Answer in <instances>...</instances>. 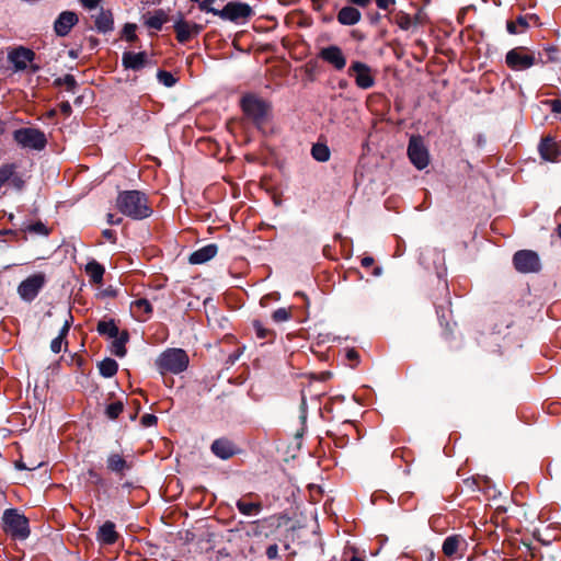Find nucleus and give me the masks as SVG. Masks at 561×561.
Returning <instances> with one entry per match:
<instances>
[{"mask_svg": "<svg viewBox=\"0 0 561 561\" xmlns=\"http://www.w3.org/2000/svg\"><path fill=\"white\" fill-rule=\"evenodd\" d=\"M107 469L112 472L123 476L130 468L124 457L119 454H110L106 459Z\"/></svg>", "mask_w": 561, "mask_h": 561, "instance_id": "obj_26", "label": "nucleus"}, {"mask_svg": "<svg viewBox=\"0 0 561 561\" xmlns=\"http://www.w3.org/2000/svg\"><path fill=\"white\" fill-rule=\"evenodd\" d=\"M112 339H113L112 346H111L112 354H114L117 357H124L126 354L125 344L128 341L127 332H123V333L116 335V337H112Z\"/></svg>", "mask_w": 561, "mask_h": 561, "instance_id": "obj_30", "label": "nucleus"}, {"mask_svg": "<svg viewBox=\"0 0 561 561\" xmlns=\"http://www.w3.org/2000/svg\"><path fill=\"white\" fill-rule=\"evenodd\" d=\"M149 64L148 56L145 51L134 53L124 51L122 56V65L126 70L139 71Z\"/></svg>", "mask_w": 561, "mask_h": 561, "instance_id": "obj_16", "label": "nucleus"}, {"mask_svg": "<svg viewBox=\"0 0 561 561\" xmlns=\"http://www.w3.org/2000/svg\"><path fill=\"white\" fill-rule=\"evenodd\" d=\"M85 273L90 282L96 285L102 284L105 268L96 261H91L85 265Z\"/></svg>", "mask_w": 561, "mask_h": 561, "instance_id": "obj_28", "label": "nucleus"}, {"mask_svg": "<svg viewBox=\"0 0 561 561\" xmlns=\"http://www.w3.org/2000/svg\"><path fill=\"white\" fill-rule=\"evenodd\" d=\"M557 232H558L559 237L561 238V224L558 226Z\"/></svg>", "mask_w": 561, "mask_h": 561, "instance_id": "obj_63", "label": "nucleus"}, {"mask_svg": "<svg viewBox=\"0 0 561 561\" xmlns=\"http://www.w3.org/2000/svg\"><path fill=\"white\" fill-rule=\"evenodd\" d=\"M354 4L359 7H366L370 0H351Z\"/></svg>", "mask_w": 561, "mask_h": 561, "instance_id": "obj_57", "label": "nucleus"}, {"mask_svg": "<svg viewBox=\"0 0 561 561\" xmlns=\"http://www.w3.org/2000/svg\"><path fill=\"white\" fill-rule=\"evenodd\" d=\"M78 23V15L72 11L61 12L54 23V31L58 36H66Z\"/></svg>", "mask_w": 561, "mask_h": 561, "instance_id": "obj_15", "label": "nucleus"}, {"mask_svg": "<svg viewBox=\"0 0 561 561\" xmlns=\"http://www.w3.org/2000/svg\"><path fill=\"white\" fill-rule=\"evenodd\" d=\"M158 81L164 87H173L176 82V79L171 72L159 70L157 73Z\"/></svg>", "mask_w": 561, "mask_h": 561, "instance_id": "obj_37", "label": "nucleus"}, {"mask_svg": "<svg viewBox=\"0 0 561 561\" xmlns=\"http://www.w3.org/2000/svg\"><path fill=\"white\" fill-rule=\"evenodd\" d=\"M376 3L379 9L387 10L394 4V0H376Z\"/></svg>", "mask_w": 561, "mask_h": 561, "instance_id": "obj_47", "label": "nucleus"}, {"mask_svg": "<svg viewBox=\"0 0 561 561\" xmlns=\"http://www.w3.org/2000/svg\"><path fill=\"white\" fill-rule=\"evenodd\" d=\"M381 272H382V271H381V267H376V268H375L374 274H375L376 276H379V275H381Z\"/></svg>", "mask_w": 561, "mask_h": 561, "instance_id": "obj_60", "label": "nucleus"}, {"mask_svg": "<svg viewBox=\"0 0 561 561\" xmlns=\"http://www.w3.org/2000/svg\"><path fill=\"white\" fill-rule=\"evenodd\" d=\"M253 328H254V330L256 332V336L259 339H265L268 336V334H271V332L268 330H266L265 328H263L259 321L253 322Z\"/></svg>", "mask_w": 561, "mask_h": 561, "instance_id": "obj_40", "label": "nucleus"}, {"mask_svg": "<svg viewBox=\"0 0 561 561\" xmlns=\"http://www.w3.org/2000/svg\"><path fill=\"white\" fill-rule=\"evenodd\" d=\"M539 152L543 160L556 161L560 156L559 146L550 137L543 138L539 145Z\"/></svg>", "mask_w": 561, "mask_h": 561, "instance_id": "obj_22", "label": "nucleus"}, {"mask_svg": "<svg viewBox=\"0 0 561 561\" xmlns=\"http://www.w3.org/2000/svg\"><path fill=\"white\" fill-rule=\"evenodd\" d=\"M8 182H11L16 188H22L23 181L16 174V165L7 163L0 167V188Z\"/></svg>", "mask_w": 561, "mask_h": 561, "instance_id": "obj_19", "label": "nucleus"}, {"mask_svg": "<svg viewBox=\"0 0 561 561\" xmlns=\"http://www.w3.org/2000/svg\"><path fill=\"white\" fill-rule=\"evenodd\" d=\"M408 156L412 164L419 170H423L428 165V151L421 137L412 136L410 138L408 146Z\"/></svg>", "mask_w": 561, "mask_h": 561, "instance_id": "obj_10", "label": "nucleus"}, {"mask_svg": "<svg viewBox=\"0 0 561 561\" xmlns=\"http://www.w3.org/2000/svg\"><path fill=\"white\" fill-rule=\"evenodd\" d=\"M98 332L101 335H107L108 337H116V335L119 334V330L117 325L115 324L114 320L108 321H100L98 323Z\"/></svg>", "mask_w": 561, "mask_h": 561, "instance_id": "obj_33", "label": "nucleus"}, {"mask_svg": "<svg viewBox=\"0 0 561 561\" xmlns=\"http://www.w3.org/2000/svg\"><path fill=\"white\" fill-rule=\"evenodd\" d=\"M130 312L138 321H147L152 313V306L145 298L137 299L130 304Z\"/></svg>", "mask_w": 561, "mask_h": 561, "instance_id": "obj_20", "label": "nucleus"}, {"mask_svg": "<svg viewBox=\"0 0 561 561\" xmlns=\"http://www.w3.org/2000/svg\"><path fill=\"white\" fill-rule=\"evenodd\" d=\"M168 21V16L163 10H157L152 15L146 19L145 24L149 28L160 31L163 24Z\"/></svg>", "mask_w": 561, "mask_h": 561, "instance_id": "obj_31", "label": "nucleus"}, {"mask_svg": "<svg viewBox=\"0 0 561 561\" xmlns=\"http://www.w3.org/2000/svg\"><path fill=\"white\" fill-rule=\"evenodd\" d=\"M215 3V0H203V4H202V11H205V12H211L214 14H217L218 13V10H216L213 4Z\"/></svg>", "mask_w": 561, "mask_h": 561, "instance_id": "obj_46", "label": "nucleus"}, {"mask_svg": "<svg viewBox=\"0 0 561 561\" xmlns=\"http://www.w3.org/2000/svg\"><path fill=\"white\" fill-rule=\"evenodd\" d=\"M46 284L44 273H35L22 280L18 287L20 298L25 302H32Z\"/></svg>", "mask_w": 561, "mask_h": 561, "instance_id": "obj_8", "label": "nucleus"}, {"mask_svg": "<svg viewBox=\"0 0 561 561\" xmlns=\"http://www.w3.org/2000/svg\"><path fill=\"white\" fill-rule=\"evenodd\" d=\"M8 59L13 65L15 72L24 71L30 68L32 73H36L41 69L39 66L33 62L35 59V53L23 46L9 51Z\"/></svg>", "mask_w": 561, "mask_h": 561, "instance_id": "obj_7", "label": "nucleus"}, {"mask_svg": "<svg viewBox=\"0 0 561 561\" xmlns=\"http://www.w3.org/2000/svg\"><path fill=\"white\" fill-rule=\"evenodd\" d=\"M237 506L242 514H245V501L239 500Z\"/></svg>", "mask_w": 561, "mask_h": 561, "instance_id": "obj_56", "label": "nucleus"}, {"mask_svg": "<svg viewBox=\"0 0 561 561\" xmlns=\"http://www.w3.org/2000/svg\"><path fill=\"white\" fill-rule=\"evenodd\" d=\"M54 85L64 88L67 92L75 93L77 89V81L72 75H66L55 79Z\"/></svg>", "mask_w": 561, "mask_h": 561, "instance_id": "obj_35", "label": "nucleus"}, {"mask_svg": "<svg viewBox=\"0 0 561 561\" xmlns=\"http://www.w3.org/2000/svg\"><path fill=\"white\" fill-rule=\"evenodd\" d=\"M517 26H520L522 28L528 27V18L527 16H518L516 20Z\"/></svg>", "mask_w": 561, "mask_h": 561, "instance_id": "obj_51", "label": "nucleus"}, {"mask_svg": "<svg viewBox=\"0 0 561 561\" xmlns=\"http://www.w3.org/2000/svg\"><path fill=\"white\" fill-rule=\"evenodd\" d=\"M123 36L125 37L126 41L128 42H135L136 38H137V35H136V25L135 24H131V23H127L125 24L124 28H123Z\"/></svg>", "mask_w": 561, "mask_h": 561, "instance_id": "obj_39", "label": "nucleus"}, {"mask_svg": "<svg viewBox=\"0 0 561 561\" xmlns=\"http://www.w3.org/2000/svg\"><path fill=\"white\" fill-rule=\"evenodd\" d=\"M524 47H516L507 51L505 56L506 65L513 70H525L536 64L533 54H525Z\"/></svg>", "mask_w": 561, "mask_h": 561, "instance_id": "obj_11", "label": "nucleus"}, {"mask_svg": "<svg viewBox=\"0 0 561 561\" xmlns=\"http://www.w3.org/2000/svg\"><path fill=\"white\" fill-rule=\"evenodd\" d=\"M259 511H260V504L248 502V508H247L248 517L252 516L254 514H257Z\"/></svg>", "mask_w": 561, "mask_h": 561, "instance_id": "obj_48", "label": "nucleus"}, {"mask_svg": "<svg viewBox=\"0 0 561 561\" xmlns=\"http://www.w3.org/2000/svg\"><path fill=\"white\" fill-rule=\"evenodd\" d=\"M360 20V12L354 7H344L337 13V21L342 25H354Z\"/></svg>", "mask_w": 561, "mask_h": 561, "instance_id": "obj_27", "label": "nucleus"}, {"mask_svg": "<svg viewBox=\"0 0 561 561\" xmlns=\"http://www.w3.org/2000/svg\"><path fill=\"white\" fill-rule=\"evenodd\" d=\"M217 15L230 21H236L239 18H244L245 4L230 2L222 10L218 11Z\"/></svg>", "mask_w": 561, "mask_h": 561, "instance_id": "obj_25", "label": "nucleus"}, {"mask_svg": "<svg viewBox=\"0 0 561 561\" xmlns=\"http://www.w3.org/2000/svg\"><path fill=\"white\" fill-rule=\"evenodd\" d=\"M94 25L99 33H108L114 28V19L110 10L101 9L95 15Z\"/></svg>", "mask_w": 561, "mask_h": 561, "instance_id": "obj_23", "label": "nucleus"}, {"mask_svg": "<svg viewBox=\"0 0 561 561\" xmlns=\"http://www.w3.org/2000/svg\"><path fill=\"white\" fill-rule=\"evenodd\" d=\"M543 103L550 105L553 113L561 114V99L546 100Z\"/></svg>", "mask_w": 561, "mask_h": 561, "instance_id": "obj_41", "label": "nucleus"}, {"mask_svg": "<svg viewBox=\"0 0 561 561\" xmlns=\"http://www.w3.org/2000/svg\"><path fill=\"white\" fill-rule=\"evenodd\" d=\"M506 27H507L508 33H511V34H517L520 32L517 27L516 22H507Z\"/></svg>", "mask_w": 561, "mask_h": 561, "instance_id": "obj_52", "label": "nucleus"}, {"mask_svg": "<svg viewBox=\"0 0 561 561\" xmlns=\"http://www.w3.org/2000/svg\"><path fill=\"white\" fill-rule=\"evenodd\" d=\"M107 222L110 225H119L122 222V218L115 217L113 214L107 215Z\"/></svg>", "mask_w": 561, "mask_h": 561, "instance_id": "obj_53", "label": "nucleus"}, {"mask_svg": "<svg viewBox=\"0 0 561 561\" xmlns=\"http://www.w3.org/2000/svg\"><path fill=\"white\" fill-rule=\"evenodd\" d=\"M173 28L176 35V39L181 44L190 42L202 31V26L199 24L186 21L182 15L175 20Z\"/></svg>", "mask_w": 561, "mask_h": 561, "instance_id": "obj_13", "label": "nucleus"}, {"mask_svg": "<svg viewBox=\"0 0 561 561\" xmlns=\"http://www.w3.org/2000/svg\"><path fill=\"white\" fill-rule=\"evenodd\" d=\"M60 111L65 114V115H69L71 113V105L68 101H65L60 104Z\"/></svg>", "mask_w": 561, "mask_h": 561, "instance_id": "obj_50", "label": "nucleus"}, {"mask_svg": "<svg viewBox=\"0 0 561 561\" xmlns=\"http://www.w3.org/2000/svg\"><path fill=\"white\" fill-rule=\"evenodd\" d=\"M71 320H72V316L69 314V319H67L62 325V328L60 329L59 331V334L57 337H55L51 343H50V350L51 352H54L55 354H58L61 352L62 350V343H64V340L65 337L68 335L69 333V330H70V324H71Z\"/></svg>", "mask_w": 561, "mask_h": 561, "instance_id": "obj_29", "label": "nucleus"}, {"mask_svg": "<svg viewBox=\"0 0 561 561\" xmlns=\"http://www.w3.org/2000/svg\"><path fill=\"white\" fill-rule=\"evenodd\" d=\"M119 538V534L116 531L115 524L111 520L105 522L100 526L96 533V540L102 546H112Z\"/></svg>", "mask_w": 561, "mask_h": 561, "instance_id": "obj_17", "label": "nucleus"}, {"mask_svg": "<svg viewBox=\"0 0 561 561\" xmlns=\"http://www.w3.org/2000/svg\"><path fill=\"white\" fill-rule=\"evenodd\" d=\"M350 561H364L360 557L353 556Z\"/></svg>", "mask_w": 561, "mask_h": 561, "instance_id": "obj_61", "label": "nucleus"}, {"mask_svg": "<svg viewBox=\"0 0 561 561\" xmlns=\"http://www.w3.org/2000/svg\"><path fill=\"white\" fill-rule=\"evenodd\" d=\"M467 548V540L461 535H451L445 538L442 550L447 558H453L458 551Z\"/></svg>", "mask_w": 561, "mask_h": 561, "instance_id": "obj_18", "label": "nucleus"}, {"mask_svg": "<svg viewBox=\"0 0 561 561\" xmlns=\"http://www.w3.org/2000/svg\"><path fill=\"white\" fill-rule=\"evenodd\" d=\"M2 520L4 531L12 538L24 540L30 536L28 519L16 510H5Z\"/></svg>", "mask_w": 561, "mask_h": 561, "instance_id": "obj_4", "label": "nucleus"}, {"mask_svg": "<svg viewBox=\"0 0 561 561\" xmlns=\"http://www.w3.org/2000/svg\"><path fill=\"white\" fill-rule=\"evenodd\" d=\"M102 0H79L80 4L87 10H93L99 7Z\"/></svg>", "mask_w": 561, "mask_h": 561, "instance_id": "obj_42", "label": "nucleus"}, {"mask_svg": "<svg viewBox=\"0 0 561 561\" xmlns=\"http://www.w3.org/2000/svg\"><path fill=\"white\" fill-rule=\"evenodd\" d=\"M271 117V104L263 99L248 94V119L251 118L259 130L266 131Z\"/></svg>", "mask_w": 561, "mask_h": 561, "instance_id": "obj_3", "label": "nucleus"}, {"mask_svg": "<svg viewBox=\"0 0 561 561\" xmlns=\"http://www.w3.org/2000/svg\"><path fill=\"white\" fill-rule=\"evenodd\" d=\"M118 369V364L112 358H105L99 364L100 374L105 378L113 377Z\"/></svg>", "mask_w": 561, "mask_h": 561, "instance_id": "obj_32", "label": "nucleus"}, {"mask_svg": "<svg viewBox=\"0 0 561 561\" xmlns=\"http://www.w3.org/2000/svg\"><path fill=\"white\" fill-rule=\"evenodd\" d=\"M272 319L275 321V322H285V321H288L290 319V311L289 309H286V308H278L276 309L273 314H272Z\"/></svg>", "mask_w": 561, "mask_h": 561, "instance_id": "obj_38", "label": "nucleus"}, {"mask_svg": "<svg viewBox=\"0 0 561 561\" xmlns=\"http://www.w3.org/2000/svg\"><path fill=\"white\" fill-rule=\"evenodd\" d=\"M89 479L94 484L101 485L103 483V478L93 469L88 471Z\"/></svg>", "mask_w": 561, "mask_h": 561, "instance_id": "obj_45", "label": "nucleus"}, {"mask_svg": "<svg viewBox=\"0 0 561 561\" xmlns=\"http://www.w3.org/2000/svg\"><path fill=\"white\" fill-rule=\"evenodd\" d=\"M346 357L350 359V360H356L358 358V353L351 348V350H347L346 352Z\"/></svg>", "mask_w": 561, "mask_h": 561, "instance_id": "obj_54", "label": "nucleus"}, {"mask_svg": "<svg viewBox=\"0 0 561 561\" xmlns=\"http://www.w3.org/2000/svg\"><path fill=\"white\" fill-rule=\"evenodd\" d=\"M279 526L280 520L276 516L248 522V536L255 538L257 541L274 539Z\"/></svg>", "mask_w": 561, "mask_h": 561, "instance_id": "obj_5", "label": "nucleus"}, {"mask_svg": "<svg viewBox=\"0 0 561 561\" xmlns=\"http://www.w3.org/2000/svg\"><path fill=\"white\" fill-rule=\"evenodd\" d=\"M513 264L519 273H536L540 270V259L535 251L519 250L513 256Z\"/></svg>", "mask_w": 561, "mask_h": 561, "instance_id": "obj_9", "label": "nucleus"}, {"mask_svg": "<svg viewBox=\"0 0 561 561\" xmlns=\"http://www.w3.org/2000/svg\"><path fill=\"white\" fill-rule=\"evenodd\" d=\"M311 156L319 162H327L330 159L331 152L327 145L318 142L312 146Z\"/></svg>", "mask_w": 561, "mask_h": 561, "instance_id": "obj_34", "label": "nucleus"}, {"mask_svg": "<svg viewBox=\"0 0 561 561\" xmlns=\"http://www.w3.org/2000/svg\"><path fill=\"white\" fill-rule=\"evenodd\" d=\"M266 556L270 560H274L278 556V546L276 543H272L266 548Z\"/></svg>", "mask_w": 561, "mask_h": 561, "instance_id": "obj_44", "label": "nucleus"}, {"mask_svg": "<svg viewBox=\"0 0 561 561\" xmlns=\"http://www.w3.org/2000/svg\"><path fill=\"white\" fill-rule=\"evenodd\" d=\"M15 466H16L18 469H21V470H32V469L35 468V467H32V468L31 467H26L22 461H18L15 463Z\"/></svg>", "mask_w": 561, "mask_h": 561, "instance_id": "obj_58", "label": "nucleus"}, {"mask_svg": "<svg viewBox=\"0 0 561 561\" xmlns=\"http://www.w3.org/2000/svg\"><path fill=\"white\" fill-rule=\"evenodd\" d=\"M103 237L112 242H115L116 240V236H115V232L111 229H105L103 232H102Z\"/></svg>", "mask_w": 561, "mask_h": 561, "instance_id": "obj_49", "label": "nucleus"}, {"mask_svg": "<svg viewBox=\"0 0 561 561\" xmlns=\"http://www.w3.org/2000/svg\"><path fill=\"white\" fill-rule=\"evenodd\" d=\"M13 138L21 147L33 150H43L47 144L45 134L32 127L16 129Z\"/></svg>", "mask_w": 561, "mask_h": 561, "instance_id": "obj_6", "label": "nucleus"}, {"mask_svg": "<svg viewBox=\"0 0 561 561\" xmlns=\"http://www.w3.org/2000/svg\"><path fill=\"white\" fill-rule=\"evenodd\" d=\"M211 451L221 459H228L234 455L236 449L231 442L220 438L211 444Z\"/></svg>", "mask_w": 561, "mask_h": 561, "instance_id": "obj_24", "label": "nucleus"}, {"mask_svg": "<svg viewBox=\"0 0 561 561\" xmlns=\"http://www.w3.org/2000/svg\"><path fill=\"white\" fill-rule=\"evenodd\" d=\"M118 210L135 220L148 218L152 209L148 204L147 196L140 191H124L116 198Z\"/></svg>", "mask_w": 561, "mask_h": 561, "instance_id": "obj_1", "label": "nucleus"}, {"mask_svg": "<svg viewBox=\"0 0 561 561\" xmlns=\"http://www.w3.org/2000/svg\"><path fill=\"white\" fill-rule=\"evenodd\" d=\"M346 85H347V82H346V81H341V82H340V87H341V88H345Z\"/></svg>", "mask_w": 561, "mask_h": 561, "instance_id": "obj_64", "label": "nucleus"}, {"mask_svg": "<svg viewBox=\"0 0 561 561\" xmlns=\"http://www.w3.org/2000/svg\"><path fill=\"white\" fill-rule=\"evenodd\" d=\"M188 363V356L182 348H168L156 359V366L161 375L181 374L187 368Z\"/></svg>", "mask_w": 561, "mask_h": 561, "instance_id": "obj_2", "label": "nucleus"}, {"mask_svg": "<svg viewBox=\"0 0 561 561\" xmlns=\"http://www.w3.org/2000/svg\"><path fill=\"white\" fill-rule=\"evenodd\" d=\"M123 403L121 401H115L106 407L105 413L108 419L115 420L123 412Z\"/></svg>", "mask_w": 561, "mask_h": 561, "instance_id": "obj_36", "label": "nucleus"}, {"mask_svg": "<svg viewBox=\"0 0 561 561\" xmlns=\"http://www.w3.org/2000/svg\"><path fill=\"white\" fill-rule=\"evenodd\" d=\"M218 252V248L216 244H207L196 251H194L191 255H190V263L191 264H204L206 262H208L209 260H211L213 257H215V255L217 254Z\"/></svg>", "mask_w": 561, "mask_h": 561, "instance_id": "obj_21", "label": "nucleus"}, {"mask_svg": "<svg viewBox=\"0 0 561 561\" xmlns=\"http://www.w3.org/2000/svg\"><path fill=\"white\" fill-rule=\"evenodd\" d=\"M319 57L332 65L336 70H342L346 66V57L342 49L336 45L323 47L319 51Z\"/></svg>", "mask_w": 561, "mask_h": 561, "instance_id": "obj_14", "label": "nucleus"}, {"mask_svg": "<svg viewBox=\"0 0 561 561\" xmlns=\"http://www.w3.org/2000/svg\"><path fill=\"white\" fill-rule=\"evenodd\" d=\"M192 2H197L199 9H202L203 0H191Z\"/></svg>", "mask_w": 561, "mask_h": 561, "instance_id": "obj_62", "label": "nucleus"}, {"mask_svg": "<svg viewBox=\"0 0 561 561\" xmlns=\"http://www.w3.org/2000/svg\"><path fill=\"white\" fill-rule=\"evenodd\" d=\"M157 421H158V417L153 414H145L141 417L142 425H145L147 427L154 425L157 423Z\"/></svg>", "mask_w": 561, "mask_h": 561, "instance_id": "obj_43", "label": "nucleus"}, {"mask_svg": "<svg viewBox=\"0 0 561 561\" xmlns=\"http://www.w3.org/2000/svg\"><path fill=\"white\" fill-rule=\"evenodd\" d=\"M374 264V259L371 256H365L362 259V265L364 267H369Z\"/></svg>", "mask_w": 561, "mask_h": 561, "instance_id": "obj_55", "label": "nucleus"}, {"mask_svg": "<svg viewBox=\"0 0 561 561\" xmlns=\"http://www.w3.org/2000/svg\"><path fill=\"white\" fill-rule=\"evenodd\" d=\"M239 104H240V107L242 108V111L245 112V94L240 96Z\"/></svg>", "mask_w": 561, "mask_h": 561, "instance_id": "obj_59", "label": "nucleus"}, {"mask_svg": "<svg viewBox=\"0 0 561 561\" xmlns=\"http://www.w3.org/2000/svg\"><path fill=\"white\" fill-rule=\"evenodd\" d=\"M348 75L354 76L355 83L359 89L367 90L374 87L375 78L370 67L362 61H353L348 68Z\"/></svg>", "mask_w": 561, "mask_h": 561, "instance_id": "obj_12", "label": "nucleus"}]
</instances>
